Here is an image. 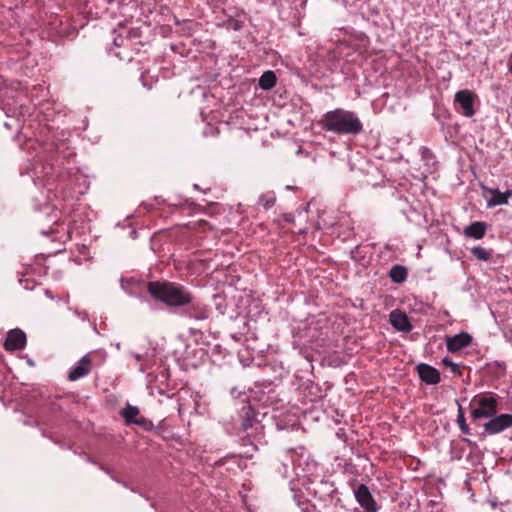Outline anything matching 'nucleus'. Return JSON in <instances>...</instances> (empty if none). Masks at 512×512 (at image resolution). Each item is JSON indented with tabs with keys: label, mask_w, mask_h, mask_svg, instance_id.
<instances>
[{
	"label": "nucleus",
	"mask_w": 512,
	"mask_h": 512,
	"mask_svg": "<svg viewBox=\"0 0 512 512\" xmlns=\"http://www.w3.org/2000/svg\"><path fill=\"white\" fill-rule=\"evenodd\" d=\"M471 254L480 261H489L492 257V250L476 246L471 249Z\"/></svg>",
	"instance_id": "a211bd4d"
},
{
	"label": "nucleus",
	"mask_w": 512,
	"mask_h": 512,
	"mask_svg": "<svg viewBox=\"0 0 512 512\" xmlns=\"http://www.w3.org/2000/svg\"><path fill=\"white\" fill-rule=\"evenodd\" d=\"M354 497L364 512H378V505L369 488L365 484H359L354 490Z\"/></svg>",
	"instance_id": "20e7f679"
},
{
	"label": "nucleus",
	"mask_w": 512,
	"mask_h": 512,
	"mask_svg": "<svg viewBox=\"0 0 512 512\" xmlns=\"http://www.w3.org/2000/svg\"><path fill=\"white\" fill-rule=\"evenodd\" d=\"M472 337L465 332L448 337L446 341L447 350L455 353L471 344Z\"/></svg>",
	"instance_id": "1a4fd4ad"
},
{
	"label": "nucleus",
	"mask_w": 512,
	"mask_h": 512,
	"mask_svg": "<svg viewBox=\"0 0 512 512\" xmlns=\"http://www.w3.org/2000/svg\"><path fill=\"white\" fill-rule=\"evenodd\" d=\"M483 427L484 431L490 435L501 433L512 427V414L495 415Z\"/></svg>",
	"instance_id": "423d86ee"
},
{
	"label": "nucleus",
	"mask_w": 512,
	"mask_h": 512,
	"mask_svg": "<svg viewBox=\"0 0 512 512\" xmlns=\"http://www.w3.org/2000/svg\"><path fill=\"white\" fill-rule=\"evenodd\" d=\"M419 378L428 385H436L440 382V372L431 365L421 363L417 366Z\"/></svg>",
	"instance_id": "6e6552de"
},
{
	"label": "nucleus",
	"mask_w": 512,
	"mask_h": 512,
	"mask_svg": "<svg viewBox=\"0 0 512 512\" xmlns=\"http://www.w3.org/2000/svg\"><path fill=\"white\" fill-rule=\"evenodd\" d=\"M318 124L323 130L339 135L355 136L363 131V124L357 114L342 108L326 112Z\"/></svg>",
	"instance_id": "f257e3e1"
},
{
	"label": "nucleus",
	"mask_w": 512,
	"mask_h": 512,
	"mask_svg": "<svg viewBox=\"0 0 512 512\" xmlns=\"http://www.w3.org/2000/svg\"><path fill=\"white\" fill-rule=\"evenodd\" d=\"M486 233V224L484 222H473L464 229V235L476 240L482 239Z\"/></svg>",
	"instance_id": "2eb2a0df"
},
{
	"label": "nucleus",
	"mask_w": 512,
	"mask_h": 512,
	"mask_svg": "<svg viewBox=\"0 0 512 512\" xmlns=\"http://www.w3.org/2000/svg\"><path fill=\"white\" fill-rule=\"evenodd\" d=\"M390 323L396 330L401 332L407 333L412 330V325L406 313L397 309L390 313Z\"/></svg>",
	"instance_id": "f8f14e48"
},
{
	"label": "nucleus",
	"mask_w": 512,
	"mask_h": 512,
	"mask_svg": "<svg viewBox=\"0 0 512 512\" xmlns=\"http://www.w3.org/2000/svg\"><path fill=\"white\" fill-rule=\"evenodd\" d=\"M114 44L116 46H121L122 45V41L120 42V40L114 39Z\"/></svg>",
	"instance_id": "5701e85b"
},
{
	"label": "nucleus",
	"mask_w": 512,
	"mask_h": 512,
	"mask_svg": "<svg viewBox=\"0 0 512 512\" xmlns=\"http://www.w3.org/2000/svg\"><path fill=\"white\" fill-rule=\"evenodd\" d=\"M457 423L459 425V428L461 430L462 433L464 434H470V429L466 423V420H465V417H464V414H463V411H462V408L460 407L459 408V413L457 415Z\"/></svg>",
	"instance_id": "aec40b11"
},
{
	"label": "nucleus",
	"mask_w": 512,
	"mask_h": 512,
	"mask_svg": "<svg viewBox=\"0 0 512 512\" xmlns=\"http://www.w3.org/2000/svg\"><path fill=\"white\" fill-rule=\"evenodd\" d=\"M407 275L408 271L406 267L402 265H394L389 272V276L392 281L398 284L404 282L407 278Z\"/></svg>",
	"instance_id": "dca6fc26"
},
{
	"label": "nucleus",
	"mask_w": 512,
	"mask_h": 512,
	"mask_svg": "<svg viewBox=\"0 0 512 512\" xmlns=\"http://www.w3.org/2000/svg\"><path fill=\"white\" fill-rule=\"evenodd\" d=\"M185 313L189 318L195 320H205L209 317L207 306L200 301H196L194 297L192 302L187 305Z\"/></svg>",
	"instance_id": "9b49d317"
},
{
	"label": "nucleus",
	"mask_w": 512,
	"mask_h": 512,
	"mask_svg": "<svg viewBox=\"0 0 512 512\" xmlns=\"http://www.w3.org/2000/svg\"><path fill=\"white\" fill-rule=\"evenodd\" d=\"M114 44L116 46H121L122 45V41L120 42V40L114 39Z\"/></svg>",
	"instance_id": "b1692460"
},
{
	"label": "nucleus",
	"mask_w": 512,
	"mask_h": 512,
	"mask_svg": "<svg viewBox=\"0 0 512 512\" xmlns=\"http://www.w3.org/2000/svg\"><path fill=\"white\" fill-rule=\"evenodd\" d=\"M476 95L470 90H461L455 94V104L459 106L460 113L465 117L475 114L474 100Z\"/></svg>",
	"instance_id": "39448f33"
},
{
	"label": "nucleus",
	"mask_w": 512,
	"mask_h": 512,
	"mask_svg": "<svg viewBox=\"0 0 512 512\" xmlns=\"http://www.w3.org/2000/svg\"><path fill=\"white\" fill-rule=\"evenodd\" d=\"M283 220L285 222L290 223V222H292L294 220V216L292 214H290V213H285V214H283Z\"/></svg>",
	"instance_id": "4be33fe9"
},
{
	"label": "nucleus",
	"mask_w": 512,
	"mask_h": 512,
	"mask_svg": "<svg viewBox=\"0 0 512 512\" xmlns=\"http://www.w3.org/2000/svg\"><path fill=\"white\" fill-rule=\"evenodd\" d=\"M26 334L20 329H12L8 332L4 342L7 351L22 350L26 346Z\"/></svg>",
	"instance_id": "0eeeda50"
},
{
	"label": "nucleus",
	"mask_w": 512,
	"mask_h": 512,
	"mask_svg": "<svg viewBox=\"0 0 512 512\" xmlns=\"http://www.w3.org/2000/svg\"><path fill=\"white\" fill-rule=\"evenodd\" d=\"M120 415L127 424H137L139 426H145L147 424V419L140 416L139 408L136 406L127 404L126 407L120 411Z\"/></svg>",
	"instance_id": "9d476101"
},
{
	"label": "nucleus",
	"mask_w": 512,
	"mask_h": 512,
	"mask_svg": "<svg viewBox=\"0 0 512 512\" xmlns=\"http://www.w3.org/2000/svg\"><path fill=\"white\" fill-rule=\"evenodd\" d=\"M276 75L273 71H266L259 79V86L263 90H270L276 85Z\"/></svg>",
	"instance_id": "f3484780"
},
{
	"label": "nucleus",
	"mask_w": 512,
	"mask_h": 512,
	"mask_svg": "<svg viewBox=\"0 0 512 512\" xmlns=\"http://www.w3.org/2000/svg\"><path fill=\"white\" fill-rule=\"evenodd\" d=\"M443 364L446 367H449L453 373L461 374L459 366L455 364L453 361H451L449 358H444Z\"/></svg>",
	"instance_id": "412c9836"
},
{
	"label": "nucleus",
	"mask_w": 512,
	"mask_h": 512,
	"mask_svg": "<svg viewBox=\"0 0 512 512\" xmlns=\"http://www.w3.org/2000/svg\"><path fill=\"white\" fill-rule=\"evenodd\" d=\"M509 71L512 73V64L509 67Z\"/></svg>",
	"instance_id": "393cba45"
},
{
	"label": "nucleus",
	"mask_w": 512,
	"mask_h": 512,
	"mask_svg": "<svg viewBox=\"0 0 512 512\" xmlns=\"http://www.w3.org/2000/svg\"><path fill=\"white\" fill-rule=\"evenodd\" d=\"M275 202H276V196L273 192H268V193L262 194L258 200V204L263 206L264 209H266V210H268L272 206H274Z\"/></svg>",
	"instance_id": "6ab92c4d"
},
{
	"label": "nucleus",
	"mask_w": 512,
	"mask_h": 512,
	"mask_svg": "<svg viewBox=\"0 0 512 512\" xmlns=\"http://www.w3.org/2000/svg\"><path fill=\"white\" fill-rule=\"evenodd\" d=\"M473 421L481 418H491L498 411L497 396L492 393H480L475 395L470 402Z\"/></svg>",
	"instance_id": "7ed1b4c3"
},
{
	"label": "nucleus",
	"mask_w": 512,
	"mask_h": 512,
	"mask_svg": "<svg viewBox=\"0 0 512 512\" xmlns=\"http://www.w3.org/2000/svg\"><path fill=\"white\" fill-rule=\"evenodd\" d=\"M147 291L156 300L169 307H184L193 300V294L185 286L171 281H150Z\"/></svg>",
	"instance_id": "f03ea898"
},
{
	"label": "nucleus",
	"mask_w": 512,
	"mask_h": 512,
	"mask_svg": "<svg viewBox=\"0 0 512 512\" xmlns=\"http://www.w3.org/2000/svg\"><path fill=\"white\" fill-rule=\"evenodd\" d=\"M92 361L88 355H85L78 362V365L74 367L68 375L70 381H76L82 377L87 376L91 372Z\"/></svg>",
	"instance_id": "ddd939ff"
},
{
	"label": "nucleus",
	"mask_w": 512,
	"mask_h": 512,
	"mask_svg": "<svg viewBox=\"0 0 512 512\" xmlns=\"http://www.w3.org/2000/svg\"><path fill=\"white\" fill-rule=\"evenodd\" d=\"M486 193L491 195V198L487 201L488 207H494L498 205H504L508 203L509 198L512 196V190L508 189L505 192H500L498 189L484 188Z\"/></svg>",
	"instance_id": "4468645a"
}]
</instances>
